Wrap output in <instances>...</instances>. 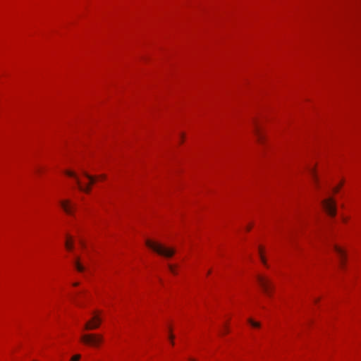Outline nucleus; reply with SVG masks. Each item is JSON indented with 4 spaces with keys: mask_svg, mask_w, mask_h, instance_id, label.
Returning <instances> with one entry per match:
<instances>
[{
    "mask_svg": "<svg viewBox=\"0 0 361 361\" xmlns=\"http://www.w3.org/2000/svg\"><path fill=\"white\" fill-rule=\"evenodd\" d=\"M145 244L147 247L153 250L157 254L165 257L166 258H170L173 256L176 253V250L172 247H167L162 244H160L157 242H153L150 240H147L145 241Z\"/></svg>",
    "mask_w": 361,
    "mask_h": 361,
    "instance_id": "obj_1",
    "label": "nucleus"
},
{
    "mask_svg": "<svg viewBox=\"0 0 361 361\" xmlns=\"http://www.w3.org/2000/svg\"><path fill=\"white\" fill-rule=\"evenodd\" d=\"M66 174L71 176V177H73L75 179V181L79 187V189L82 191H84L85 192H89L90 191V186L92 184L94 183L95 182V180H96V178L92 176H90L89 175L88 173H87L86 172H83V175L89 180V183L85 186L84 187L82 184H81V182L80 180H79V178H78V176L75 175V173L74 172H72L71 171H66Z\"/></svg>",
    "mask_w": 361,
    "mask_h": 361,
    "instance_id": "obj_2",
    "label": "nucleus"
},
{
    "mask_svg": "<svg viewBox=\"0 0 361 361\" xmlns=\"http://www.w3.org/2000/svg\"><path fill=\"white\" fill-rule=\"evenodd\" d=\"M81 341L86 344L93 347H97L103 341V336L100 334H84L81 337Z\"/></svg>",
    "mask_w": 361,
    "mask_h": 361,
    "instance_id": "obj_3",
    "label": "nucleus"
},
{
    "mask_svg": "<svg viewBox=\"0 0 361 361\" xmlns=\"http://www.w3.org/2000/svg\"><path fill=\"white\" fill-rule=\"evenodd\" d=\"M322 206L329 215L335 216L336 214V207L334 200L331 198L325 199L322 201Z\"/></svg>",
    "mask_w": 361,
    "mask_h": 361,
    "instance_id": "obj_4",
    "label": "nucleus"
},
{
    "mask_svg": "<svg viewBox=\"0 0 361 361\" xmlns=\"http://www.w3.org/2000/svg\"><path fill=\"white\" fill-rule=\"evenodd\" d=\"M257 281L262 288L264 292L269 296L271 295V290L273 289V286L271 281L263 276H257Z\"/></svg>",
    "mask_w": 361,
    "mask_h": 361,
    "instance_id": "obj_5",
    "label": "nucleus"
},
{
    "mask_svg": "<svg viewBox=\"0 0 361 361\" xmlns=\"http://www.w3.org/2000/svg\"><path fill=\"white\" fill-rule=\"evenodd\" d=\"M102 323V319L99 315L94 314L84 326L85 330H93L99 328Z\"/></svg>",
    "mask_w": 361,
    "mask_h": 361,
    "instance_id": "obj_6",
    "label": "nucleus"
},
{
    "mask_svg": "<svg viewBox=\"0 0 361 361\" xmlns=\"http://www.w3.org/2000/svg\"><path fill=\"white\" fill-rule=\"evenodd\" d=\"M60 204L64 212L68 215H73L74 206L71 204V201L68 200H61Z\"/></svg>",
    "mask_w": 361,
    "mask_h": 361,
    "instance_id": "obj_7",
    "label": "nucleus"
},
{
    "mask_svg": "<svg viewBox=\"0 0 361 361\" xmlns=\"http://www.w3.org/2000/svg\"><path fill=\"white\" fill-rule=\"evenodd\" d=\"M334 250L339 257L341 265L343 266L345 259L344 250H342L341 247H338L337 245H334Z\"/></svg>",
    "mask_w": 361,
    "mask_h": 361,
    "instance_id": "obj_8",
    "label": "nucleus"
},
{
    "mask_svg": "<svg viewBox=\"0 0 361 361\" xmlns=\"http://www.w3.org/2000/svg\"><path fill=\"white\" fill-rule=\"evenodd\" d=\"M255 134L257 136V141L259 142V143H262L263 142V140H264V136L262 135V133H260L259 131V129L258 128V127L257 126H255Z\"/></svg>",
    "mask_w": 361,
    "mask_h": 361,
    "instance_id": "obj_9",
    "label": "nucleus"
},
{
    "mask_svg": "<svg viewBox=\"0 0 361 361\" xmlns=\"http://www.w3.org/2000/svg\"><path fill=\"white\" fill-rule=\"evenodd\" d=\"M75 266L78 271L82 272L85 270L84 267L80 263V259L78 257L76 259V260L75 262Z\"/></svg>",
    "mask_w": 361,
    "mask_h": 361,
    "instance_id": "obj_10",
    "label": "nucleus"
},
{
    "mask_svg": "<svg viewBox=\"0 0 361 361\" xmlns=\"http://www.w3.org/2000/svg\"><path fill=\"white\" fill-rule=\"evenodd\" d=\"M65 246L68 250L71 251L73 250V245L72 240L71 238L67 239V240L65 243Z\"/></svg>",
    "mask_w": 361,
    "mask_h": 361,
    "instance_id": "obj_11",
    "label": "nucleus"
},
{
    "mask_svg": "<svg viewBox=\"0 0 361 361\" xmlns=\"http://www.w3.org/2000/svg\"><path fill=\"white\" fill-rule=\"evenodd\" d=\"M248 322L253 326V327H255V328H259L260 326V324L257 322H255L253 320H252L251 319H248Z\"/></svg>",
    "mask_w": 361,
    "mask_h": 361,
    "instance_id": "obj_12",
    "label": "nucleus"
},
{
    "mask_svg": "<svg viewBox=\"0 0 361 361\" xmlns=\"http://www.w3.org/2000/svg\"><path fill=\"white\" fill-rule=\"evenodd\" d=\"M310 173H311V175L312 176V178L314 179L315 183H317V177H316V175H315L314 169H310Z\"/></svg>",
    "mask_w": 361,
    "mask_h": 361,
    "instance_id": "obj_13",
    "label": "nucleus"
},
{
    "mask_svg": "<svg viewBox=\"0 0 361 361\" xmlns=\"http://www.w3.org/2000/svg\"><path fill=\"white\" fill-rule=\"evenodd\" d=\"M80 359V355L79 354H77V355H73L71 357V361H79Z\"/></svg>",
    "mask_w": 361,
    "mask_h": 361,
    "instance_id": "obj_14",
    "label": "nucleus"
},
{
    "mask_svg": "<svg viewBox=\"0 0 361 361\" xmlns=\"http://www.w3.org/2000/svg\"><path fill=\"white\" fill-rule=\"evenodd\" d=\"M169 269L170 271L172 274H177L176 270H175V267L173 265L169 264Z\"/></svg>",
    "mask_w": 361,
    "mask_h": 361,
    "instance_id": "obj_15",
    "label": "nucleus"
},
{
    "mask_svg": "<svg viewBox=\"0 0 361 361\" xmlns=\"http://www.w3.org/2000/svg\"><path fill=\"white\" fill-rule=\"evenodd\" d=\"M259 254H260V257H261V260L262 262L266 264V261H265V259L264 257V256L262 255V250L261 247H259Z\"/></svg>",
    "mask_w": 361,
    "mask_h": 361,
    "instance_id": "obj_16",
    "label": "nucleus"
},
{
    "mask_svg": "<svg viewBox=\"0 0 361 361\" xmlns=\"http://www.w3.org/2000/svg\"><path fill=\"white\" fill-rule=\"evenodd\" d=\"M169 339L171 340V344L173 345L174 344V342L173 341V339L174 338V336L170 333L169 336Z\"/></svg>",
    "mask_w": 361,
    "mask_h": 361,
    "instance_id": "obj_17",
    "label": "nucleus"
},
{
    "mask_svg": "<svg viewBox=\"0 0 361 361\" xmlns=\"http://www.w3.org/2000/svg\"><path fill=\"white\" fill-rule=\"evenodd\" d=\"M341 185H342V183H341ZM341 185H340L339 187L335 188L334 189V191L335 192H337L338 191V190H339V188H340V187H341Z\"/></svg>",
    "mask_w": 361,
    "mask_h": 361,
    "instance_id": "obj_18",
    "label": "nucleus"
},
{
    "mask_svg": "<svg viewBox=\"0 0 361 361\" xmlns=\"http://www.w3.org/2000/svg\"><path fill=\"white\" fill-rule=\"evenodd\" d=\"M99 178L101 179H104L106 178L105 175H101L99 176Z\"/></svg>",
    "mask_w": 361,
    "mask_h": 361,
    "instance_id": "obj_19",
    "label": "nucleus"
},
{
    "mask_svg": "<svg viewBox=\"0 0 361 361\" xmlns=\"http://www.w3.org/2000/svg\"><path fill=\"white\" fill-rule=\"evenodd\" d=\"M78 284H79V283L76 282V283H74L73 284V286H78Z\"/></svg>",
    "mask_w": 361,
    "mask_h": 361,
    "instance_id": "obj_20",
    "label": "nucleus"
},
{
    "mask_svg": "<svg viewBox=\"0 0 361 361\" xmlns=\"http://www.w3.org/2000/svg\"><path fill=\"white\" fill-rule=\"evenodd\" d=\"M80 243L82 245V246H84V243L82 240H80Z\"/></svg>",
    "mask_w": 361,
    "mask_h": 361,
    "instance_id": "obj_21",
    "label": "nucleus"
},
{
    "mask_svg": "<svg viewBox=\"0 0 361 361\" xmlns=\"http://www.w3.org/2000/svg\"><path fill=\"white\" fill-rule=\"evenodd\" d=\"M211 274V270H209L207 273V274Z\"/></svg>",
    "mask_w": 361,
    "mask_h": 361,
    "instance_id": "obj_22",
    "label": "nucleus"
},
{
    "mask_svg": "<svg viewBox=\"0 0 361 361\" xmlns=\"http://www.w3.org/2000/svg\"><path fill=\"white\" fill-rule=\"evenodd\" d=\"M190 360V361H195V360H194L193 359H192V358H190V360Z\"/></svg>",
    "mask_w": 361,
    "mask_h": 361,
    "instance_id": "obj_23",
    "label": "nucleus"
},
{
    "mask_svg": "<svg viewBox=\"0 0 361 361\" xmlns=\"http://www.w3.org/2000/svg\"><path fill=\"white\" fill-rule=\"evenodd\" d=\"M318 301V299H314V302H317Z\"/></svg>",
    "mask_w": 361,
    "mask_h": 361,
    "instance_id": "obj_24",
    "label": "nucleus"
}]
</instances>
